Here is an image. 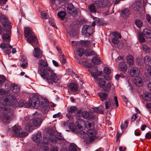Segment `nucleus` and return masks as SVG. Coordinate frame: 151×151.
Here are the masks:
<instances>
[{
  "label": "nucleus",
  "instance_id": "f257e3e1",
  "mask_svg": "<svg viewBox=\"0 0 151 151\" xmlns=\"http://www.w3.org/2000/svg\"><path fill=\"white\" fill-rule=\"evenodd\" d=\"M42 69L41 68V72L39 73L43 79H46L49 84H52L57 81L58 78L50 68Z\"/></svg>",
  "mask_w": 151,
  "mask_h": 151
},
{
  "label": "nucleus",
  "instance_id": "f03ea898",
  "mask_svg": "<svg viewBox=\"0 0 151 151\" xmlns=\"http://www.w3.org/2000/svg\"><path fill=\"white\" fill-rule=\"evenodd\" d=\"M39 98L38 96H33L27 103H26L24 100H21L19 101L18 105L19 107L29 108L32 106L34 109H37L39 106Z\"/></svg>",
  "mask_w": 151,
  "mask_h": 151
},
{
  "label": "nucleus",
  "instance_id": "7ed1b4c3",
  "mask_svg": "<svg viewBox=\"0 0 151 151\" xmlns=\"http://www.w3.org/2000/svg\"><path fill=\"white\" fill-rule=\"evenodd\" d=\"M78 134L86 142H92L96 138L97 132L95 129L88 130L86 134L85 132L81 131L78 132Z\"/></svg>",
  "mask_w": 151,
  "mask_h": 151
},
{
  "label": "nucleus",
  "instance_id": "20e7f679",
  "mask_svg": "<svg viewBox=\"0 0 151 151\" xmlns=\"http://www.w3.org/2000/svg\"><path fill=\"white\" fill-rule=\"evenodd\" d=\"M0 19L4 31L9 32L12 29L11 22L9 21L7 18L5 16L0 13Z\"/></svg>",
  "mask_w": 151,
  "mask_h": 151
},
{
  "label": "nucleus",
  "instance_id": "39448f33",
  "mask_svg": "<svg viewBox=\"0 0 151 151\" xmlns=\"http://www.w3.org/2000/svg\"><path fill=\"white\" fill-rule=\"evenodd\" d=\"M76 114L77 116L82 117L84 119L88 120L94 119L96 118V116L92 113H89L87 111H83L80 109L77 111Z\"/></svg>",
  "mask_w": 151,
  "mask_h": 151
},
{
  "label": "nucleus",
  "instance_id": "423d86ee",
  "mask_svg": "<svg viewBox=\"0 0 151 151\" xmlns=\"http://www.w3.org/2000/svg\"><path fill=\"white\" fill-rule=\"evenodd\" d=\"M34 116L35 118L32 119L34 126L39 127L41 124L45 117H43L40 114L37 112H35L34 114Z\"/></svg>",
  "mask_w": 151,
  "mask_h": 151
},
{
  "label": "nucleus",
  "instance_id": "0eeeda50",
  "mask_svg": "<svg viewBox=\"0 0 151 151\" xmlns=\"http://www.w3.org/2000/svg\"><path fill=\"white\" fill-rule=\"evenodd\" d=\"M93 29L91 26L84 25L83 26L82 30V33L85 37H89L92 33Z\"/></svg>",
  "mask_w": 151,
  "mask_h": 151
},
{
  "label": "nucleus",
  "instance_id": "6e6552de",
  "mask_svg": "<svg viewBox=\"0 0 151 151\" xmlns=\"http://www.w3.org/2000/svg\"><path fill=\"white\" fill-rule=\"evenodd\" d=\"M110 0H97L96 1V6L99 7H106L108 9L110 4Z\"/></svg>",
  "mask_w": 151,
  "mask_h": 151
},
{
  "label": "nucleus",
  "instance_id": "1a4fd4ad",
  "mask_svg": "<svg viewBox=\"0 0 151 151\" xmlns=\"http://www.w3.org/2000/svg\"><path fill=\"white\" fill-rule=\"evenodd\" d=\"M50 141L53 143H55L57 142V138L55 136H53L50 138L44 137L43 139H42V141L40 142V144L47 145L50 143Z\"/></svg>",
  "mask_w": 151,
  "mask_h": 151
},
{
  "label": "nucleus",
  "instance_id": "9d476101",
  "mask_svg": "<svg viewBox=\"0 0 151 151\" xmlns=\"http://www.w3.org/2000/svg\"><path fill=\"white\" fill-rule=\"evenodd\" d=\"M2 111L5 114L3 115L2 119H3V122L6 123L9 122V119H10L9 116L6 114L11 111V109L9 107H5L2 108Z\"/></svg>",
  "mask_w": 151,
  "mask_h": 151
},
{
  "label": "nucleus",
  "instance_id": "9b49d317",
  "mask_svg": "<svg viewBox=\"0 0 151 151\" xmlns=\"http://www.w3.org/2000/svg\"><path fill=\"white\" fill-rule=\"evenodd\" d=\"M66 0H50L52 5V6L53 9L55 10L58 9L61 7L60 4L65 2Z\"/></svg>",
  "mask_w": 151,
  "mask_h": 151
},
{
  "label": "nucleus",
  "instance_id": "f8f14e48",
  "mask_svg": "<svg viewBox=\"0 0 151 151\" xmlns=\"http://www.w3.org/2000/svg\"><path fill=\"white\" fill-rule=\"evenodd\" d=\"M39 106L37 109L39 107L42 113H47L50 108L49 106L43 103L42 101H40L39 100Z\"/></svg>",
  "mask_w": 151,
  "mask_h": 151
},
{
  "label": "nucleus",
  "instance_id": "ddd939ff",
  "mask_svg": "<svg viewBox=\"0 0 151 151\" xmlns=\"http://www.w3.org/2000/svg\"><path fill=\"white\" fill-rule=\"evenodd\" d=\"M67 10L68 12L71 15H75L77 14V11L72 3H70L68 4Z\"/></svg>",
  "mask_w": 151,
  "mask_h": 151
},
{
  "label": "nucleus",
  "instance_id": "4468645a",
  "mask_svg": "<svg viewBox=\"0 0 151 151\" xmlns=\"http://www.w3.org/2000/svg\"><path fill=\"white\" fill-rule=\"evenodd\" d=\"M38 64L39 66L38 67L39 69V71H40V72H41V70L40 69L42 68L45 69L46 68H50L48 67V64L47 63V61L46 60H44L42 59H41L39 60Z\"/></svg>",
  "mask_w": 151,
  "mask_h": 151
},
{
  "label": "nucleus",
  "instance_id": "2eb2a0df",
  "mask_svg": "<svg viewBox=\"0 0 151 151\" xmlns=\"http://www.w3.org/2000/svg\"><path fill=\"white\" fill-rule=\"evenodd\" d=\"M32 138L34 142L37 143V145H39L42 141V136L41 132H38Z\"/></svg>",
  "mask_w": 151,
  "mask_h": 151
},
{
  "label": "nucleus",
  "instance_id": "dca6fc26",
  "mask_svg": "<svg viewBox=\"0 0 151 151\" xmlns=\"http://www.w3.org/2000/svg\"><path fill=\"white\" fill-rule=\"evenodd\" d=\"M140 73L139 69L137 67L132 68L130 70L131 75L134 77H137Z\"/></svg>",
  "mask_w": 151,
  "mask_h": 151
},
{
  "label": "nucleus",
  "instance_id": "f3484780",
  "mask_svg": "<svg viewBox=\"0 0 151 151\" xmlns=\"http://www.w3.org/2000/svg\"><path fill=\"white\" fill-rule=\"evenodd\" d=\"M7 99L9 101L7 102V105L13 106L17 102L16 98L13 96L9 95L7 96Z\"/></svg>",
  "mask_w": 151,
  "mask_h": 151
},
{
  "label": "nucleus",
  "instance_id": "a211bd4d",
  "mask_svg": "<svg viewBox=\"0 0 151 151\" xmlns=\"http://www.w3.org/2000/svg\"><path fill=\"white\" fill-rule=\"evenodd\" d=\"M35 52H33V55L37 58H41L43 56L42 52H41L40 49L38 47L34 48Z\"/></svg>",
  "mask_w": 151,
  "mask_h": 151
},
{
  "label": "nucleus",
  "instance_id": "6ab92c4d",
  "mask_svg": "<svg viewBox=\"0 0 151 151\" xmlns=\"http://www.w3.org/2000/svg\"><path fill=\"white\" fill-rule=\"evenodd\" d=\"M91 17L93 19L95 22L97 23L98 25L103 26L106 25V24L101 19L94 17L92 14H90Z\"/></svg>",
  "mask_w": 151,
  "mask_h": 151
},
{
  "label": "nucleus",
  "instance_id": "aec40b11",
  "mask_svg": "<svg viewBox=\"0 0 151 151\" xmlns=\"http://www.w3.org/2000/svg\"><path fill=\"white\" fill-rule=\"evenodd\" d=\"M98 95L102 101H106L109 99L108 94L107 93L101 92L98 93Z\"/></svg>",
  "mask_w": 151,
  "mask_h": 151
},
{
  "label": "nucleus",
  "instance_id": "412c9836",
  "mask_svg": "<svg viewBox=\"0 0 151 151\" xmlns=\"http://www.w3.org/2000/svg\"><path fill=\"white\" fill-rule=\"evenodd\" d=\"M142 34L146 38H151V30L149 29H145L142 32Z\"/></svg>",
  "mask_w": 151,
  "mask_h": 151
},
{
  "label": "nucleus",
  "instance_id": "4be33fe9",
  "mask_svg": "<svg viewBox=\"0 0 151 151\" xmlns=\"http://www.w3.org/2000/svg\"><path fill=\"white\" fill-rule=\"evenodd\" d=\"M12 130L13 132L14 135L16 137L18 135V134L20 132V131L21 130V128L20 126L15 125L12 128Z\"/></svg>",
  "mask_w": 151,
  "mask_h": 151
},
{
  "label": "nucleus",
  "instance_id": "5701e85b",
  "mask_svg": "<svg viewBox=\"0 0 151 151\" xmlns=\"http://www.w3.org/2000/svg\"><path fill=\"white\" fill-rule=\"evenodd\" d=\"M34 126L31 122L28 121L25 125V129L27 131H31L34 129Z\"/></svg>",
  "mask_w": 151,
  "mask_h": 151
},
{
  "label": "nucleus",
  "instance_id": "b1692460",
  "mask_svg": "<svg viewBox=\"0 0 151 151\" xmlns=\"http://www.w3.org/2000/svg\"><path fill=\"white\" fill-rule=\"evenodd\" d=\"M24 33L25 37L26 38L33 34V32L29 27L25 28L24 31Z\"/></svg>",
  "mask_w": 151,
  "mask_h": 151
},
{
  "label": "nucleus",
  "instance_id": "393cba45",
  "mask_svg": "<svg viewBox=\"0 0 151 151\" xmlns=\"http://www.w3.org/2000/svg\"><path fill=\"white\" fill-rule=\"evenodd\" d=\"M134 82L137 86H140L142 85L143 82L141 79L139 77H136L134 78Z\"/></svg>",
  "mask_w": 151,
  "mask_h": 151
},
{
  "label": "nucleus",
  "instance_id": "a878e982",
  "mask_svg": "<svg viewBox=\"0 0 151 151\" xmlns=\"http://www.w3.org/2000/svg\"><path fill=\"white\" fill-rule=\"evenodd\" d=\"M7 96L0 97V104L4 106L7 105Z\"/></svg>",
  "mask_w": 151,
  "mask_h": 151
},
{
  "label": "nucleus",
  "instance_id": "bb28decb",
  "mask_svg": "<svg viewBox=\"0 0 151 151\" xmlns=\"http://www.w3.org/2000/svg\"><path fill=\"white\" fill-rule=\"evenodd\" d=\"M119 67L120 69L124 73L127 70V67L126 64L124 63H120Z\"/></svg>",
  "mask_w": 151,
  "mask_h": 151
},
{
  "label": "nucleus",
  "instance_id": "cd10ccee",
  "mask_svg": "<svg viewBox=\"0 0 151 151\" xmlns=\"http://www.w3.org/2000/svg\"><path fill=\"white\" fill-rule=\"evenodd\" d=\"M129 10L125 9L122 11L121 15L124 18H127L130 14Z\"/></svg>",
  "mask_w": 151,
  "mask_h": 151
},
{
  "label": "nucleus",
  "instance_id": "c85d7f7f",
  "mask_svg": "<svg viewBox=\"0 0 151 151\" xmlns=\"http://www.w3.org/2000/svg\"><path fill=\"white\" fill-rule=\"evenodd\" d=\"M27 38V41L31 44L35 42L37 39L36 37L32 35H30L29 37H28Z\"/></svg>",
  "mask_w": 151,
  "mask_h": 151
},
{
  "label": "nucleus",
  "instance_id": "c756f323",
  "mask_svg": "<svg viewBox=\"0 0 151 151\" xmlns=\"http://www.w3.org/2000/svg\"><path fill=\"white\" fill-rule=\"evenodd\" d=\"M69 88L71 90L73 91H76L78 90L77 85L73 83H71L70 84Z\"/></svg>",
  "mask_w": 151,
  "mask_h": 151
},
{
  "label": "nucleus",
  "instance_id": "7c9ffc66",
  "mask_svg": "<svg viewBox=\"0 0 151 151\" xmlns=\"http://www.w3.org/2000/svg\"><path fill=\"white\" fill-rule=\"evenodd\" d=\"M92 62L95 65H99L101 63L100 58L97 57H94L91 59Z\"/></svg>",
  "mask_w": 151,
  "mask_h": 151
},
{
  "label": "nucleus",
  "instance_id": "2f4dec72",
  "mask_svg": "<svg viewBox=\"0 0 151 151\" xmlns=\"http://www.w3.org/2000/svg\"><path fill=\"white\" fill-rule=\"evenodd\" d=\"M80 44L85 47H89L90 42L89 41L81 40L80 42Z\"/></svg>",
  "mask_w": 151,
  "mask_h": 151
},
{
  "label": "nucleus",
  "instance_id": "473e14b6",
  "mask_svg": "<svg viewBox=\"0 0 151 151\" xmlns=\"http://www.w3.org/2000/svg\"><path fill=\"white\" fill-rule=\"evenodd\" d=\"M127 62L129 65H132L134 63V60L133 57L131 55L127 56L126 57Z\"/></svg>",
  "mask_w": 151,
  "mask_h": 151
},
{
  "label": "nucleus",
  "instance_id": "72a5a7b5",
  "mask_svg": "<svg viewBox=\"0 0 151 151\" xmlns=\"http://www.w3.org/2000/svg\"><path fill=\"white\" fill-rule=\"evenodd\" d=\"M77 145L74 143H71L69 147V151H77Z\"/></svg>",
  "mask_w": 151,
  "mask_h": 151
},
{
  "label": "nucleus",
  "instance_id": "f704fd0d",
  "mask_svg": "<svg viewBox=\"0 0 151 151\" xmlns=\"http://www.w3.org/2000/svg\"><path fill=\"white\" fill-rule=\"evenodd\" d=\"M111 84L110 83H107L106 85H104L103 86V90L106 92H109L111 89Z\"/></svg>",
  "mask_w": 151,
  "mask_h": 151
},
{
  "label": "nucleus",
  "instance_id": "c9c22d12",
  "mask_svg": "<svg viewBox=\"0 0 151 151\" xmlns=\"http://www.w3.org/2000/svg\"><path fill=\"white\" fill-rule=\"evenodd\" d=\"M85 54L86 56L94 55L95 53L93 51L89 49H87L85 51Z\"/></svg>",
  "mask_w": 151,
  "mask_h": 151
},
{
  "label": "nucleus",
  "instance_id": "e433bc0d",
  "mask_svg": "<svg viewBox=\"0 0 151 151\" xmlns=\"http://www.w3.org/2000/svg\"><path fill=\"white\" fill-rule=\"evenodd\" d=\"M11 89L14 93L18 92L20 90L19 87L17 85H15L14 84H12Z\"/></svg>",
  "mask_w": 151,
  "mask_h": 151
},
{
  "label": "nucleus",
  "instance_id": "4c0bfd02",
  "mask_svg": "<svg viewBox=\"0 0 151 151\" xmlns=\"http://www.w3.org/2000/svg\"><path fill=\"white\" fill-rule=\"evenodd\" d=\"M88 9L91 12L96 13V8L94 4H91L88 6Z\"/></svg>",
  "mask_w": 151,
  "mask_h": 151
},
{
  "label": "nucleus",
  "instance_id": "58836bf2",
  "mask_svg": "<svg viewBox=\"0 0 151 151\" xmlns=\"http://www.w3.org/2000/svg\"><path fill=\"white\" fill-rule=\"evenodd\" d=\"M98 84L99 86L101 88H103L106 82L104 79L101 78H100L99 79Z\"/></svg>",
  "mask_w": 151,
  "mask_h": 151
},
{
  "label": "nucleus",
  "instance_id": "ea45409f",
  "mask_svg": "<svg viewBox=\"0 0 151 151\" xmlns=\"http://www.w3.org/2000/svg\"><path fill=\"white\" fill-rule=\"evenodd\" d=\"M144 98L145 101H148L151 99V94L148 92L145 93L144 95Z\"/></svg>",
  "mask_w": 151,
  "mask_h": 151
},
{
  "label": "nucleus",
  "instance_id": "a19ab883",
  "mask_svg": "<svg viewBox=\"0 0 151 151\" xmlns=\"http://www.w3.org/2000/svg\"><path fill=\"white\" fill-rule=\"evenodd\" d=\"M49 133L50 135H51L50 137L53 136H55V135H58L60 133L58 132L56 130L55 131L54 129H51L49 132Z\"/></svg>",
  "mask_w": 151,
  "mask_h": 151
},
{
  "label": "nucleus",
  "instance_id": "79ce46f5",
  "mask_svg": "<svg viewBox=\"0 0 151 151\" xmlns=\"http://www.w3.org/2000/svg\"><path fill=\"white\" fill-rule=\"evenodd\" d=\"M144 63L147 65H149L151 63V58L147 56H146L144 58Z\"/></svg>",
  "mask_w": 151,
  "mask_h": 151
},
{
  "label": "nucleus",
  "instance_id": "37998d69",
  "mask_svg": "<svg viewBox=\"0 0 151 151\" xmlns=\"http://www.w3.org/2000/svg\"><path fill=\"white\" fill-rule=\"evenodd\" d=\"M0 47L1 48H8L9 47L10 48H12V46L10 45L8 43H2L0 45Z\"/></svg>",
  "mask_w": 151,
  "mask_h": 151
},
{
  "label": "nucleus",
  "instance_id": "c03bdc74",
  "mask_svg": "<svg viewBox=\"0 0 151 151\" xmlns=\"http://www.w3.org/2000/svg\"><path fill=\"white\" fill-rule=\"evenodd\" d=\"M141 5V4L139 2L134 3L133 5L134 9L136 11H138L140 9V6Z\"/></svg>",
  "mask_w": 151,
  "mask_h": 151
},
{
  "label": "nucleus",
  "instance_id": "a18cd8bd",
  "mask_svg": "<svg viewBox=\"0 0 151 151\" xmlns=\"http://www.w3.org/2000/svg\"><path fill=\"white\" fill-rule=\"evenodd\" d=\"M77 108L76 107L73 106L68 108L67 110L68 112L72 113H74L77 110Z\"/></svg>",
  "mask_w": 151,
  "mask_h": 151
},
{
  "label": "nucleus",
  "instance_id": "49530a36",
  "mask_svg": "<svg viewBox=\"0 0 151 151\" xmlns=\"http://www.w3.org/2000/svg\"><path fill=\"white\" fill-rule=\"evenodd\" d=\"M58 15L59 18H60L62 20H63L64 18L66 15V14L65 12L61 11L58 12Z\"/></svg>",
  "mask_w": 151,
  "mask_h": 151
},
{
  "label": "nucleus",
  "instance_id": "de8ad7c7",
  "mask_svg": "<svg viewBox=\"0 0 151 151\" xmlns=\"http://www.w3.org/2000/svg\"><path fill=\"white\" fill-rule=\"evenodd\" d=\"M2 39L4 41L9 40H10V37L9 35L7 33H3L2 35Z\"/></svg>",
  "mask_w": 151,
  "mask_h": 151
},
{
  "label": "nucleus",
  "instance_id": "09e8293b",
  "mask_svg": "<svg viewBox=\"0 0 151 151\" xmlns=\"http://www.w3.org/2000/svg\"><path fill=\"white\" fill-rule=\"evenodd\" d=\"M76 52L77 55L80 57L82 56L83 54H85V51L83 48H78Z\"/></svg>",
  "mask_w": 151,
  "mask_h": 151
},
{
  "label": "nucleus",
  "instance_id": "8fccbe9b",
  "mask_svg": "<svg viewBox=\"0 0 151 151\" xmlns=\"http://www.w3.org/2000/svg\"><path fill=\"white\" fill-rule=\"evenodd\" d=\"M28 133L25 131H22L21 132L18 134V135H17L16 137H19L23 138L27 136L28 135Z\"/></svg>",
  "mask_w": 151,
  "mask_h": 151
},
{
  "label": "nucleus",
  "instance_id": "3c124183",
  "mask_svg": "<svg viewBox=\"0 0 151 151\" xmlns=\"http://www.w3.org/2000/svg\"><path fill=\"white\" fill-rule=\"evenodd\" d=\"M39 146H40L41 149L44 151H49V147L47 145L40 144V145Z\"/></svg>",
  "mask_w": 151,
  "mask_h": 151
},
{
  "label": "nucleus",
  "instance_id": "603ef678",
  "mask_svg": "<svg viewBox=\"0 0 151 151\" xmlns=\"http://www.w3.org/2000/svg\"><path fill=\"white\" fill-rule=\"evenodd\" d=\"M86 128L88 130L94 129V124L91 122L88 123V124L86 125Z\"/></svg>",
  "mask_w": 151,
  "mask_h": 151
},
{
  "label": "nucleus",
  "instance_id": "864d4df0",
  "mask_svg": "<svg viewBox=\"0 0 151 151\" xmlns=\"http://www.w3.org/2000/svg\"><path fill=\"white\" fill-rule=\"evenodd\" d=\"M136 25L138 28H140L142 25V22L139 19H136L135 21Z\"/></svg>",
  "mask_w": 151,
  "mask_h": 151
},
{
  "label": "nucleus",
  "instance_id": "5fc2aeb1",
  "mask_svg": "<svg viewBox=\"0 0 151 151\" xmlns=\"http://www.w3.org/2000/svg\"><path fill=\"white\" fill-rule=\"evenodd\" d=\"M8 90H5L4 89L0 88V95L2 96L7 94L8 93Z\"/></svg>",
  "mask_w": 151,
  "mask_h": 151
},
{
  "label": "nucleus",
  "instance_id": "6e6d98bb",
  "mask_svg": "<svg viewBox=\"0 0 151 151\" xmlns=\"http://www.w3.org/2000/svg\"><path fill=\"white\" fill-rule=\"evenodd\" d=\"M114 37L112 38L111 41L114 44H118L119 43V41L118 39L116 36H113Z\"/></svg>",
  "mask_w": 151,
  "mask_h": 151
},
{
  "label": "nucleus",
  "instance_id": "4d7b16f0",
  "mask_svg": "<svg viewBox=\"0 0 151 151\" xmlns=\"http://www.w3.org/2000/svg\"><path fill=\"white\" fill-rule=\"evenodd\" d=\"M143 51L146 53H149L150 51V49L146 45H144L142 46Z\"/></svg>",
  "mask_w": 151,
  "mask_h": 151
},
{
  "label": "nucleus",
  "instance_id": "13d9d810",
  "mask_svg": "<svg viewBox=\"0 0 151 151\" xmlns=\"http://www.w3.org/2000/svg\"><path fill=\"white\" fill-rule=\"evenodd\" d=\"M69 34L70 37H73L76 36L77 33L75 29H72L69 32Z\"/></svg>",
  "mask_w": 151,
  "mask_h": 151
},
{
  "label": "nucleus",
  "instance_id": "bf43d9fd",
  "mask_svg": "<svg viewBox=\"0 0 151 151\" xmlns=\"http://www.w3.org/2000/svg\"><path fill=\"white\" fill-rule=\"evenodd\" d=\"M139 41L140 43H142L145 41V39L142 33L139 34Z\"/></svg>",
  "mask_w": 151,
  "mask_h": 151
},
{
  "label": "nucleus",
  "instance_id": "052dcab7",
  "mask_svg": "<svg viewBox=\"0 0 151 151\" xmlns=\"http://www.w3.org/2000/svg\"><path fill=\"white\" fill-rule=\"evenodd\" d=\"M93 111L96 113L103 114V112L99 107L94 108H93Z\"/></svg>",
  "mask_w": 151,
  "mask_h": 151
},
{
  "label": "nucleus",
  "instance_id": "680f3d73",
  "mask_svg": "<svg viewBox=\"0 0 151 151\" xmlns=\"http://www.w3.org/2000/svg\"><path fill=\"white\" fill-rule=\"evenodd\" d=\"M82 120L78 119L76 122V124L78 128L81 129L82 128V126L81 124Z\"/></svg>",
  "mask_w": 151,
  "mask_h": 151
},
{
  "label": "nucleus",
  "instance_id": "e2e57ef3",
  "mask_svg": "<svg viewBox=\"0 0 151 151\" xmlns=\"http://www.w3.org/2000/svg\"><path fill=\"white\" fill-rule=\"evenodd\" d=\"M49 23L51 24V25L53 27H54L56 28V29H57V27L56 25V24L55 22H54V21L53 19H52L50 18L49 19Z\"/></svg>",
  "mask_w": 151,
  "mask_h": 151
},
{
  "label": "nucleus",
  "instance_id": "0e129e2a",
  "mask_svg": "<svg viewBox=\"0 0 151 151\" xmlns=\"http://www.w3.org/2000/svg\"><path fill=\"white\" fill-rule=\"evenodd\" d=\"M104 72L107 75H109L111 73V70L107 67H105L104 69Z\"/></svg>",
  "mask_w": 151,
  "mask_h": 151
},
{
  "label": "nucleus",
  "instance_id": "69168bd1",
  "mask_svg": "<svg viewBox=\"0 0 151 151\" xmlns=\"http://www.w3.org/2000/svg\"><path fill=\"white\" fill-rule=\"evenodd\" d=\"M6 81L5 77L3 75H0V84H2Z\"/></svg>",
  "mask_w": 151,
  "mask_h": 151
},
{
  "label": "nucleus",
  "instance_id": "338daca9",
  "mask_svg": "<svg viewBox=\"0 0 151 151\" xmlns=\"http://www.w3.org/2000/svg\"><path fill=\"white\" fill-rule=\"evenodd\" d=\"M138 117L137 113H136L135 114L133 115L131 117V121L132 122H134L135 119Z\"/></svg>",
  "mask_w": 151,
  "mask_h": 151
},
{
  "label": "nucleus",
  "instance_id": "774afa93",
  "mask_svg": "<svg viewBox=\"0 0 151 151\" xmlns=\"http://www.w3.org/2000/svg\"><path fill=\"white\" fill-rule=\"evenodd\" d=\"M58 148L57 146H51L50 147V151H58Z\"/></svg>",
  "mask_w": 151,
  "mask_h": 151
}]
</instances>
